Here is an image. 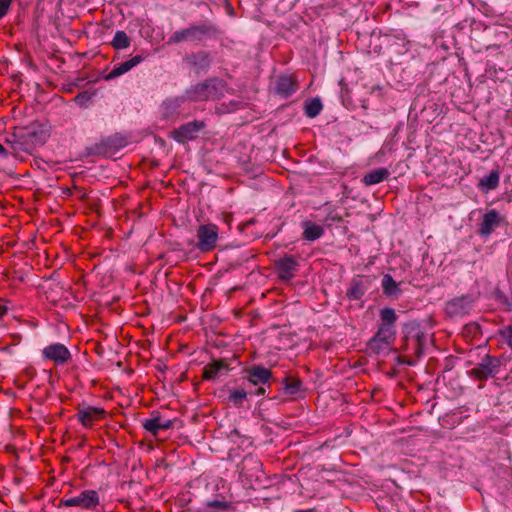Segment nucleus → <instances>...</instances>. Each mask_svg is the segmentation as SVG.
Returning <instances> with one entry per match:
<instances>
[{
  "label": "nucleus",
  "instance_id": "1",
  "mask_svg": "<svg viewBox=\"0 0 512 512\" xmlns=\"http://www.w3.org/2000/svg\"><path fill=\"white\" fill-rule=\"evenodd\" d=\"M46 139V132L38 125L32 124L18 129L5 139V143L12 150L13 154L20 152L30 154L37 146L43 145Z\"/></svg>",
  "mask_w": 512,
  "mask_h": 512
},
{
  "label": "nucleus",
  "instance_id": "2",
  "mask_svg": "<svg viewBox=\"0 0 512 512\" xmlns=\"http://www.w3.org/2000/svg\"><path fill=\"white\" fill-rule=\"evenodd\" d=\"M220 36L219 28L211 22L191 24L187 28L175 31L168 39V44L181 42L202 43L207 40L217 39Z\"/></svg>",
  "mask_w": 512,
  "mask_h": 512
},
{
  "label": "nucleus",
  "instance_id": "3",
  "mask_svg": "<svg viewBox=\"0 0 512 512\" xmlns=\"http://www.w3.org/2000/svg\"><path fill=\"white\" fill-rule=\"evenodd\" d=\"M224 88L225 82L222 79L208 78L186 89L185 97L190 102L216 100L223 96Z\"/></svg>",
  "mask_w": 512,
  "mask_h": 512
},
{
  "label": "nucleus",
  "instance_id": "4",
  "mask_svg": "<svg viewBox=\"0 0 512 512\" xmlns=\"http://www.w3.org/2000/svg\"><path fill=\"white\" fill-rule=\"evenodd\" d=\"M404 332L407 350H411L417 358H420L424 353L428 334L421 331L419 324L414 322L407 324Z\"/></svg>",
  "mask_w": 512,
  "mask_h": 512
},
{
  "label": "nucleus",
  "instance_id": "5",
  "mask_svg": "<svg viewBox=\"0 0 512 512\" xmlns=\"http://www.w3.org/2000/svg\"><path fill=\"white\" fill-rule=\"evenodd\" d=\"M196 238V248L203 253L210 252L216 248L219 228L213 223L200 225L196 232Z\"/></svg>",
  "mask_w": 512,
  "mask_h": 512
},
{
  "label": "nucleus",
  "instance_id": "6",
  "mask_svg": "<svg viewBox=\"0 0 512 512\" xmlns=\"http://www.w3.org/2000/svg\"><path fill=\"white\" fill-rule=\"evenodd\" d=\"M100 504V497L96 490H83L77 496L70 498H63L60 501V506L74 507L78 506L83 509L92 510Z\"/></svg>",
  "mask_w": 512,
  "mask_h": 512
},
{
  "label": "nucleus",
  "instance_id": "7",
  "mask_svg": "<svg viewBox=\"0 0 512 512\" xmlns=\"http://www.w3.org/2000/svg\"><path fill=\"white\" fill-rule=\"evenodd\" d=\"M500 366L501 363L497 357L487 354L476 367L470 370V375L480 381L494 378L499 373Z\"/></svg>",
  "mask_w": 512,
  "mask_h": 512
},
{
  "label": "nucleus",
  "instance_id": "8",
  "mask_svg": "<svg viewBox=\"0 0 512 512\" xmlns=\"http://www.w3.org/2000/svg\"><path fill=\"white\" fill-rule=\"evenodd\" d=\"M475 298L471 294L455 297L445 305V313L450 318H461L470 313L473 308Z\"/></svg>",
  "mask_w": 512,
  "mask_h": 512
},
{
  "label": "nucleus",
  "instance_id": "9",
  "mask_svg": "<svg viewBox=\"0 0 512 512\" xmlns=\"http://www.w3.org/2000/svg\"><path fill=\"white\" fill-rule=\"evenodd\" d=\"M183 62L189 70L194 72L196 75L206 73L212 65V56L210 52L200 50L186 54L183 58Z\"/></svg>",
  "mask_w": 512,
  "mask_h": 512
},
{
  "label": "nucleus",
  "instance_id": "10",
  "mask_svg": "<svg viewBox=\"0 0 512 512\" xmlns=\"http://www.w3.org/2000/svg\"><path fill=\"white\" fill-rule=\"evenodd\" d=\"M126 145V139L121 135L115 134L102 139L99 143L88 148L89 155L105 156L111 152L119 150Z\"/></svg>",
  "mask_w": 512,
  "mask_h": 512
},
{
  "label": "nucleus",
  "instance_id": "11",
  "mask_svg": "<svg viewBox=\"0 0 512 512\" xmlns=\"http://www.w3.org/2000/svg\"><path fill=\"white\" fill-rule=\"evenodd\" d=\"M395 331L386 328H379L377 333L368 341L367 348L370 352L380 355L390 350L391 341L394 339Z\"/></svg>",
  "mask_w": 512,
  "mask_h": 512
},
{
  "label": "nucleus",
  "instance_id": "12",
  "mask_svg": "<svg viewBox=\"0 0 512 512\" xmlns=\"http://www.w3.org/2000/svg\"><path fill=\"white\" fill-rule=\"evenodd\" d=\"M205 127V123L200 120H194L181 125L171 132V137L178 143L185 144L197 138L198 133Z\"/></svg>",
  "mask_w": 512,
  "mask_h": 512
},
{
  "label": "nucleus",
  "instance_id": "13",
  "mask_svg": "<svg viewBox=\"0 0 512 512\" xmlns=\"http://www.w3.org/2000/svg\"><path fill=\"white\" fill-rule=\"evenodd\" d=\"M299 263L295 256L285 255L283 258L275 261L276 273L282 281H290L298 270Z\"/></svg>",
  "mask_w": 512,
  "mask_h": 512
},
{
  "label": "nucleus",
  "instance_id": "14",
  "mask_svg": "<svg viewBox=\"0 0 512 512\" xmlns=\"http://www.w3.org/2000/svg\"><path fill=\"white\" fill-rule=\"evenodd\" d=\"M43 358L53 361L56 365L66 364L71 359L69 349L62 343H54L42 350Z\"/></svg>",
  "mask_w": 512,
  "mask_h": 512
},
{
  "label": "nucleus",
  "instance_id": "15",
  "mask_svg": "<svg viewBox=\"0 0 512 512\" xmlns=\"http://www.w3.org/2000/svg\"><path fill=\"white\" fill-rule=\"evenodd\" d=\"M503 218L500 216L499 212L495 209L488 210L482 217V221L478 227V234L487 238L492 234V232L500 226Z\"/></svg>",
  "mask_w": 512,
  "mask_h": 512
},
{
  "label": "nucleus",
  "instance_id": "16",
  "mask_svg": "<svg viewBox=\"0 0 512 512\" xmlns=\"http://www.w3.org/2000/svg\"><path fill=\"white\" fill-rule=\"evenodd\" d=\"M297 89V79L293 75L282 74L275 80L274 92L282 98L290 97Z\"/></svg>",
  "mask_w": 512,
  "mask_h": 512
},
{
  "label": "nucleus",
  "instance_id": "17",
  "mask_svg": "<svg viewBox=\"0 0 512 512\" xmlns=\"http://www.w3.org/2000/svg\"><path fill=\"white\" fill-rule=\"evenodd\" d=\"M246 378L252 385L270 386V381L273 378V375L269 369L261 365H253L246 369Z\"/></svg>",
  "mask_w": 512,
  "mask_h": 512
},
{
  "label": "nucleus",
  "instance_id": "18",
  "mask_svg": "<svg viewBox=\"0 0 512 512\" xmlns=\"http://www.w3.org/2000/svg\"><path fill=\"white\" fill-rule=\"evenodd\" d=\"M230 371L229 363L226 359L213 360L203 369V377L206 380L216 381L221 376L227 375Z\"/></svg>",
  "mask_w": 512,
  "mask_h": 512
},
{
  "label": "nucleus",
  "instance_id": "19",
  "mask_svg": "<svg viewBox=\"0 0 512 512\" xmlns=\"http://www.w3.org/2000/svg\"><path fill=\"white\" fill-rule=\"evenodd\" d=\"M105 410L93 406L79 407L76 414L77 419L84 427H91L93 421L102 418Z\"/></svg>",
  "mask_w": 512,
  "mask_h": 512
},
{
  "label": "nucleus",
  "instance_id": "20",
  "mask_svg": "<svg viewBox=\"0 0 512 512\" xmlns=\"http://www.w3.org/2000/svg\"><path fill=\"white\" fill-rule=\"evenodd\" d=\"M143 60L141 55H136L132 57L131 59L120 63L118 65H115L113 69L107 74L104 78L105 80H112L115 79L128 71H130L133 67L137 66L139 63H141Z\"/></svg>",
  "mask_w": 512,
  "mask_h": 512
},
{
  "label": "nucleus",
  "instance_id": "21",
  "mask_svg": "<svg viewBox=\"0 0 512 512\" xmlns=\"http://www.w3.org/2000/svg\"><path fill=\"white\" fill-rule=\"evenodd\" d=\"M399 285L400 283H397L390 274L383 275L381 287L385 296L398 299V297L402 294Z\"/></svg>",
  "mask_w": 512,
  "mask_h": 512
},
{
  "label": "nucleus",
  "instance_id": "22",
  "mask_svg": "<svg viewBox=\"0 0 512 512\" xmlns=\"http://www.w3.org/2000/svg\"><path fill=\"white\" fill-rule=\"evenodd\" d=\"M367 291V285L359 277L353 278L350 282V286L346 291V297L350 301H356L361 299Z\"/></svg>",
  "mask_w": 512,
  "mask_h": 512
},
{
  "label": "nucleus",
  "instance_id": "23",
  "mask_svg": "<svg viewBox=\"0 0 512 512\" xmlns=\"http://www.w3.org/2000/svg\"><path fill=\"white\" fill-rule=\"evenodd\" d=\"M390 175L387 168H377L364 175L362 182L367 185H375L386 180Z\"/></svg>",
  "mask_w": 512,
  "mask_h": 512
},
{
  "label": "nucleus",
  "instance_id": "24",
  "mask_svg": "<svg viewBox=\"0 0 512 512\" xmlns=\"http://www.w3.org/2000/svg\"><path fill=\"white\" fill-rule=\"evenodd\" d=\"M500 180V173L498 170H492L488 175L482 177L479 181L478 187L483 192L494 190L498 187Z\"/></svg>",
  "mask_w": 512,
  "mask_h": 512
},
{
  "label": "nucleus",
  "instance_id": "25",
  "mask_svg": "<svg viewBox=\"0 0 512 512\" xmlns=\"http://www.w3.org/2000/svg\"><path fill=\"white\" fill-rule=\"evenodd\" d=\"M381 325L379 328H386L389 331H395L394 326L397 321V315L393 308H383L380 310Z\"/></svg>",
  "mask_w": 512,
  "mask_h": 512
},
{
  "label": "nucleus",
  "instance_id": "26",
  "mask_svg": "<svg viewBox=\"0 0 512 512\" xmlns=\"http://www.w3.org/2000/svg\"><path fill=\"white\" fill-rule=\"evenodd\" d=\"M303 227V238L307 241H315L322 237V235L324 234L323 227L315 223L304 222Z\"/></svg>",
  "mask_w": 512,
  "mask_h": 512
},
{
  "label": "nucleus",
  "instance_id": "27",
  "mask_svg": "<svg viewBox=\"0 0 512 512\" xmlns=\"http://www.w3.org/2000/svg\"><path fill=\"white\" fill-rule=\"evenodd\" d=\"M322 109L323 105L320 98L318 97L307 99L304 102V113L309 118H315L318 116Z\"/></svg>",
  "mask_w": 512,
  "mask_h": 512
},
{
  "label": "nucleus",
  "instance_id": "28",
  "mask_svg": "<svg viewBox=\"0 0 512 512\" xmlns=\"http://www.w3.org/2000/svg\"><path fill=\"white\" fill-rule=\"evenodd\" d=\"M282 384L284 391L289 395L298 394L302 387V382L292 377H285Z\"/></svg>",
  "mask_w": 512,
  "mask_h": 512
},
{
  "label": "nucleus",
  "instance_id": "29",
  "mask_svg": "<svg viewBox=\"0 0 512 512\" xmlns=\"http://www.w3.org/2000/svg\"><path fill=\"white\" fill-rule=\"evenodd\" d=\"M111 45L117 50L128 48L130 46V38L126 32L118 30L114 35Z\"/></svg>",
  "mask_w": 512,
  "mask_h": 512
},
{
  "label": "nucleus",
  "instance_id": "30",
  "mask_svg": "<svg viewBox=\"0 0 512 512\" xmlns=\"http://www.w3.org/2000/svg\"><path fill=\"white\" fill-rule=\"evenodd\" d=\"M187 101L185 94L180 97H175L173 99H168L164 102V111L166 116H170L177 111V109Z\"/></svg>",
  "mask_w": 512,
  "mask_h": 512
},
{
  "label": "nucleus",
  "instance_id": "31",
  "mask_svg": "<svg viewBox=\"0 0 512 512\" xmlns=\"http://www.w3.org/2000/svg\"><path fill=\"white\" fill-rule=\"evenodd\" d=\"M159 420H160L159 415H156L150 419H146L143 422L144 429L146 431L150 432L152 435L157 436L160 431Z\"/></svg>",
  "mask_w": 512,
  "mask_h": 512
},
{
  "label": "nucleus",
  "instance_id": "32",
  "mask_svg": "<svg viewBox=\"0 0 512 512\" xmlns=\"http://www.w3.org/2000/svg\"><path fill=\"white\" fill-rule=\"evenodd\" d=\"M246 397L247 392L244 389L234 390L229 395V401L235 406L241 407Z\"/></svg>",
  "mask_w": 512,
  "mask_h": 512
},
{
  "label": "nucleus",
  "instance_id": "33",
  "mask_svg": "<svg viewBox=\"0 0 512 512\" xmlns=\"http://www.w3.org/2000/svg\"><path fill=\"white\" fill-rule=\"evenodd\" d=\"M64 193L67 195H76L77 198L81 200H84L87 197V193L78 186H74L72 189H67Z\"/></svg>",
  "mask_w": 512,
  "mask_h": 512
},
{
  "label": "nucleus",
  "instance_id": "34",
  "mask_svg": "<svg viewBox=\"0 0 512 512\" xmlns=\"http://www.w3.org/2000/svg\"><path fill=\"white\" fill-rule=\"evenodd\" d=\"M500 334L505 338L506 344L512 349V327L507 326L500 331Z\"/></svg>",
  "mask_w": 512,
  "mask_h": 512
},
{
  "label": "nucleus",
  "instance_id": "35",
  "mask_svg": "<svg viewBox=\"0 0 512 512\" xmlns=\"http://www.w3.org/2000/svg\"><path fill=\"white\" fill-rule=\"evenodd\" d=\"M207 506L209 508H216L218 510H227L229 508V504L225 501L220 500H212L207 502Z\"/></svg>",
  "mask_w": 512,
  "mask_h": 512
},
{
  "label": "nucleus",
  "instance_id": "36",
  "mask_svg": "<svg viewBox=\"0 0 512 512\" xmlns=\"http://www.w3.org/2000/svg\"><path fill=\"white\" fill-rule=\"evenodd\" d=\"M90 99H91L90 94H89L88 92H86V91H85V92H81V93H79V94L74 98V101H75L77 104H79V105H81V106H84V105H86V103H87L88 101H90Z\"/></svg>",
  "mask_w": 512,
  "mask_h": 512
},
{
  "label": "nucleus",
  "instance_id": "37",
  "mask_svg": "<svg viewBox=\"0 0 512 512\" xmlns=\"http://www.w3.org/2000/svg\"><path fill=\"white\" fill-rule=\"evenodd\" d=\"M12 0H0V19L6 15Z\"/></svg>",
  "mask_w": 512,
  "mask_h": 512
},
{
  "label": "nucleus",
  "instance_id": "38",
  "mask_svg": "<svg viewBox=\"0 0 512 512\" xmlns=\"http://www.w3.org/2000/svg\"><path fill=\"white\" fill-rule=\"evenodd\" d=\"M159 426H160V430H168L173 427V421L172 420L161 421V419H160Z\"/></svg>",
  "mask_w": 512,
  "mask_h": 512
},
{
  "label": "nucleus",
  "instance_id": "39",
  "mask_svg": "<svg viewBox=\"0 0 512 512\" xmlns=\"http://www.w3.org/2000/svg\"><path fill=\"white\" fill-rule=\"evenodd\" d=\"M0 156L3 158L8 156L7 149L2 144H0Z\"/></svg>",
  "mask_w": 512,
  "mask_h": 512
},
{
  "label": "nucleus",
  "instance_id": "40",
  "mask_svg": "<svg viewBox=\"0 0 512 512\" xmlns=\"http://www.w3.org/2000/svg\"><path fill=\"white\" fill-rule=\"evenodd\" d=\"M247 462H253L254 464H256L257 466H260L259 462L254 460L253 457H245L244 460H243V464L247 463Z\"/></svg>",
  "mask_w": 512,
  "mask_h": 512
},
{
  "label": "nucleus",
  "instance_id": "41",
  "mask_svg": "<svg viewBox=\"0 0 512 512\" xmlns=\"http://www.w3.org/2000/svg\"><path fill=\"white\" fill-rule=\"evenodd\" d=\"M260 387L255 391L256 395H263L266 392L265 385H259Z\"/></svg>",
  "mask_w": 512,
  "mask_h": 512
},
{
  "label": "nucleus",
  "instance_id": "42",
  "mask_svg": "<svg viewBox=\"0 0 512 512\" xmlns=\"http://www.w3.org/2000/svg\"><path fill=\"white\" fill-rule=\"evenodd\" d=\"M362 107L367 109V104H363Z\"/></svg>",
  "mask_w": 512,
  "mask_h": 512
}]
</instances>
